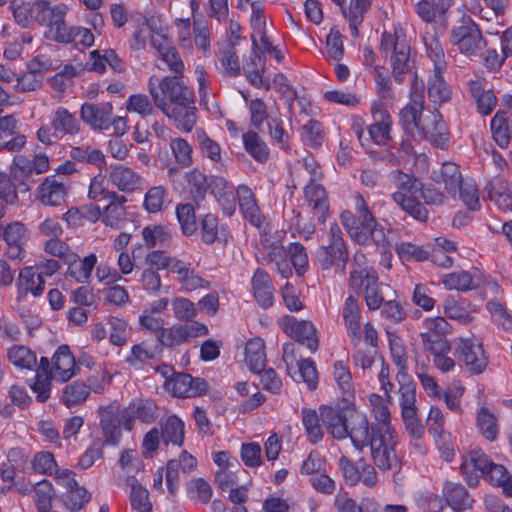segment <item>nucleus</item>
I'll return each mask as SVG.
<instances>
[{
  "label": "nucleus",
  "instance_id": "obj_26",
  "mask_svg": "<svg viewBox=\"0 0 512 512\" xmlns=\"http://www.w3.org/2000/svg\"><path fill=\"white\" fill-rule=\"evenodd\" d=\"M121 409L118 403H111L106 407H100V426L106 443L111 445L118 444L121 437Z\"/></svg>",
  "mask_w": 512,
  "mask_h": 512
},
{
  "label": "nucleus",
  "instance_id": "obj_55",
  "mask_svg": "<svg viewBox=\"0 0 512 512\" xmlns=\"http://www.w3.org/2000/svg\"><path fill=\"white\" fill-rule=\"evenodd\" d=\"M426 55L433 63V72L444 73L447 69L444 49L439 39L431 36L425 39Z\"/></svg>",
  "mask_w": 512,
  "mask_h": 512
},
{
  "label": "nucleus",
  "instance_id": "obj_57",
  "mask_svg": "<svg viewBox=\"0 0 512 512\" xmlns=\"http://www.w3.org/2000/svg\"><path fill=\"white\" fill-rule=\"evenodd\" d=\"M239 207L244 217L256 226V200L253 190L247 185H239L237 188Z\"/></svg>",
  "mask_w": 512,
  "mask_h": 512
},
{
  "label": "nucleus",
  "instance_id": "obj_41",
  "mask_svg": "<svg viewBox=\"0 0 512 512\" xmlns=\"http://www.w3.org/2000/svg\"><path fill=\"white\" fill-rule=\"evenodd\" d=\"M300 139L304 146L310 149H319L322 147L326 132L321 122L316 119H310L300 128Z\"/></svg>",
  "mask_w": 512,
  "mask_h": 512
},
{
  "label": "nucleus",
  "instance_id": "obj_51",
  "mask_svg": "<svg viewBox=\"0 0 512 512\" xmlns=\"http://www.w3.org/2000/svg\"><path fill=\"white\" fill-rule=\"evenodd\" d=\"M379 281L377 272L373 268L359 267L350 272L349 285L357 291H367Z\"/></svg>",
  "mask_w": 512,
  "mask_h": 512
},
{
  "label": "nucleus",
  "instance_id": "obj_31",
  "mask_svg": "<svg viewBox=\"0 0 512 512\" xmlns=\"http://www.w3.org/2000/svg\"><path fill=\"white\" fill-rule=\"evenodd\" d=\"M431 178L435 183L443 184L453 199L457 198L459 185L464 180L459 166L453 162H445L438 170H433Z\"/></svg>",
  "mask_w": 512,
  "mask_h": 512
},
{
  "label": "nucleus",
  "instance_id": "obj_46",
  "mask_svg": "<svg viewBox=\"0 0 512 512\" xmlns=\"http://www.w3.org/2000/svg\"><path fill=\"white\" fill-rule=\"evenodd\" d=\"M469 92L477 103L478 112L488 115L495 108L497 98L492 90H485L479 80H471L468 83Z\"/></svg>",
  "mask_w": 512,
  "mask_h": 512
},
{
  "label": "nucleus",
  "instance_id": "obj_53",
  "mask_svg": "<svg viewBox=\"0 0 512 512\" xmlns=\"http://www.w3.org/2000/svg\"><path fill=\"white\" fill-rule=\"evenodd\" d=\"M399 379V405L401 407V415H408L417 412L416 407V385L413 381Z\"/></svg>",
  "mask_w": 512,
  "mask_h": 512
},
{
  "label": "nucleus",
  "instance_id": "obj_30",
  "mask_svg": "<svg viewBox=\"0 0 512 512\" xmlns=\"http://www.w3.org/2000/svg\"><path fill=\"white\" fill-rule=\"evenodd\" d=\"M342 317L347 334L353 347H357L362 339L360 325V307L358 300L350 295L346 298L342 307Z\"/></svg>",
  "mask_w": 512,
  "mask_h": 512
},
{
  "label": "nucleus",
  "instance_id": "obj_11",
  "mask_svg": "<svg viewBox=\"0 0 512 512\" xmlns=\"http://www.w3.org/2000/svg\"><path fill=\"white\" fill-rule=\"evenodd\" d=\"M454 351L460 364L471 375L482 374L487 369L489 356L481 340L475 337H458L454 340Z\"/></svg>",
  "mask_w": 512,
  "mask_h": 512
},
{
  "label": "nucleus",
  "instance_id": "obj_20",
  "mask_svg": "<svg viewBox=\"0 0 512 512\" xmlns=\"http://www.w3.org/2000/svg\"><path fill=\"white\" fill-rule=\"evenodd\" d=\"M165 389L173 396L190 398L197 397L207 391L208 384L204 379L194 378L187 373L174 374L165 380Z\"/></svg>",
  "mask_w": 512,
  "mask_h": 512
},
{
  "label": "nucleus",
  "instance_id": "obj_8",
  "mask_svg": "<svg viewBox=\"0 0 512 512\" xmlns=\"http://www.w3.org/2000/svg\"><path fill=\"white\" fill-rule=\"evenodd\" d=\"M380 54L384 59L390 60L393 78L398 84H402L410 63V46L405 36L384 32L381 35Z\"/></svg>",
  "mask_w": 512,
  "mask_h": 512
},
{
  "label": "nucleus",
  "instance_id": "obj_18",
  "mask_svg": "<svg viewBox=\"0 0 512 512\" xmlns=\"http://www.w3.org/2000/svg\"><path fill=\"white\" fill-rule=\"evenodd\" d=\"M158 416L159 408L153 400L135 398L121 411L122 426L125 430L131 431L136 420L144 424H151Z\"/></svg>",
  "mask_w": 512,
  "mask_h": 512
},
{
  "label": "nucleus",
  "instance_id": "obj_33",
  "mask_svg": "<svg viewBox=\"0 0 512 512\" xmlns=\"http://www.w3.org/2000/svg\"><path fill=\"white\" fill-rule=\"evenodd\" d=\"M88 381L89 385L82 381H74L64 387L61 400L68 408L82 404L89 396L91 390L98 393L103 390L102 385L94 386L91 378H88Z\"/></svg>",
  "mask_w": 512,
  "mask_h": 512
},
{
  "label": "nucleus",
  "instance_id": "obj_7",
  "mask_svg": "<svg viewBox=\"0 0 512 512\" xmlns=\"http://www.w3.org/2000/svg\"><path fill=\"white\" fill-rule=\"evenodd\" d=\"M449 42L466 56H476L487 46L479 25L464 14L449 31Z\"/></svg>",
  "mask_w": 512,
  "mask_h": 512
},
{
  "label": "nucleus",
  "instance_id": "obj_56",
  "mask_svg": "<svg viewBox=\"0 0 512 512\" xmlns=\"http://www.w3.org/2000/svg\"><path fill=\"white\" fill-rule=\"evenodd\" d=\"M477 427L481 434L489 441H495L499 434L496 416L486 407L477 412Z\"/></svg>",
  "mask_w": 512,
  "mask_h": 512
},
{
  "label": "nucleus",
  "instance_id": "obj_10",
  "mask_svg": "<svg viewBox=\"0 0 512 512\" xmlns=\"http://www.w3.org/2000/svg\"><path fill=\"white\" fill-rule=\"evenodd\" d=\"M354 213L344 211L341 214V222L349 236L358 244H365L367 236L363 229H371L376 225V218L371 212L367 201L360 193L352 197Z\"/></svg>",
  "mask_w": 512,
  "mask_h": 512
},
{
  "label": "nucleus",
  "instance_id": "obj_6",
  "mask_svg": "<svg viewBox=\"0 0 512 512\" xmlns=\"http://www.w3.org/2000/svg\"><path fill=\"white\" fill-rule=\"evenodd\" d=\"M82 130L77 116L64 106H57L50 116V124L42 125L36 135L37 139L45 145L56 144L62 137H74Z\"/></svg>",
  "mask_w": 512,
  "mask_h": 512
},
{
  "label": "nucleus",
  "instance_id": "obj_29",
  "mask_svg": "<svg viewBox=\"0 0 512 512\" xmlns=\"http://www.w3.org/2000/svg\"><path fill=\"white\" fill-rule=\"evenodd\" d=\"M481 274L476 269L474 272L457 270L445 274L441 278V284L447 290L468 292L477 289L481 283Z\"/></svg>",
  "mask_w": 512,
  "mask_h": 512
},
{
  "label": "nucleus",
  "instance_id": "obj_44",
  "mask_svg": "<svg viewBox=\"0 0 512 512\" xmlns=\"http://www.w3.org/2000/svg\"><path fill=\"white\" fill-rule=\"evenodd\" d=\"M126 486L130 487V504L133 510L137 512H151L152 504L149 501L148 490L143 487L135 476H127Z\"/></svg>",
  "mask_w": 512,
  "mask_h": 512
},
{
  "label": "nucleus",
  "instance_id": "obj_48",
  "mask_svg": "<svg viewBox=\"0 0 512 512\" xmlns=\"http://www.w3.org/2000/svg\"><path fill=\"white\" fill-rule=\"evenodd\" d=\"M490 314L491 322L498 328L512 333V314L508 312L506 304L500 299L492 298L485 305Z\"/></svg>",
  "mask_w": 512,
  "mask_h": 512
},
{
  "label": "nucleus",
  "instance_id": "obj_59",
  "mask_svg": "<svg viewBox=\"0 0 512 512\" xmlns=\"http://www.w3.org/2000/svg\"><path fill=\"white\" fill-rule=\"evenodd\" d=\"M70 157L78 162L88 163L97 167L105 165V155L92 146H74L70 150Z\"/></svg>",
  "mask_w": 512,
  "mask_h": 512
},
{
  "label": "nucleus",
  "instance_id": "obj_49",
  "mask_svg": "<svg viewBox=\"0 0 512 512\" xmlns=\"http://www.w3.org/2000/svg\"><path fill=\"white\" fill-rule=\"evenodd\" d=\"M443 312L449 319L460 323L466 324L472 320L470 305L465 299L457 300L448 296L443 304Z\"/></svg>",
  "mask_w": 512,
  "mask_h": 512
},
{
  "label": "nucleus",
  "instance_id": "obj_17",
  "mask_svg": "<svg viewBox=\"0 0 512 512\" xmlns=\"http://www.w3.org/2000/svg\"><path fill=\"white\" fill-rule=\"evenodd\" d=\"M328 245L322 246L318 251V259L323 269H329L337 261L342 263V268L349 259V252L343 238V233L338 224L332 223L328 232Z\"/></svg>",
  "mask_w": 512,
  "mask_h": 512
},
{
  "label": "nucleus",
  "instance_id": "obj_37",
  "mask_svg": "<svg viewBox=\"0 0 512 512\" xmlns=\"http://www.w3.org/2000/svg\"><path fill=\"white\" fill-rule=\"evenodd\" d=\"M489 199L493 201L500 210L512 211V193L506 179L495 176L485 187Z\"/></svg>",
  "mask_w": 512,
  "mask_h": 512
},
{
  "label": "nucleus",
  "instance_id": "obj_4",
  "mask_svg": "<svg viewBox=\"0 0 512 512\" xmlns=\"http://www.w3.org/2000/svg\"><path fill=\"white\" fill-rule=\"evenodd\" d=\"M258 263L268 265L270 263L281 264L287 259V251L283 245L286 232L278 229L272 221L265 216L258 215Z\"/></svg>",
  "mask_w": 512,
  "mask_h": 512
},
{
  "label": "nucleus",
  "instance_id": "obj_40",
  "mask_svg": "<svg viewBox=\"0 0 512 512\" xmlns=\"http://www.w3.org/2000/svg\"><path fill=\"white\" fill-rule=\"evenodd\" d=\"M57 12H59L58 15L55 14L51 19V24L47 26L50 28L47 37L58 43H71L73 27L68 26L65 22L68 7L65 4H59Z\"/></svg>",
  "mask_w": 512,
  "mask_h": 512
},
{
  "label": "nucleus",
  "instance_id": "obj_24",
  "mask_svg": "<svg viewBox=\"0 0 512 512\" xmlns=\"http://www.w3.org/2000/svg\"><path fill=\"white\" fill-rule=\"evenodd\" d=\"M113 106L110 102L84 103L80 108V118L94 130H106L111 126Z\"/></svg>",
  "mask_w": 512,
  "mask_h": 512
},
{
  "label": "nucleus",
  "instance_id": "obj_62",
  "mask_svg": "<svg viewBox=\"0 0 512 512\" xmlns=\"http://www.w3.org/2000/svg\"><path fill=\"white\" fill-rule=\"evenodd\" d=\"M490 126L497 145L501 148L507 147L512 136L508 120L498 112L492 118Z\"/></svg>",
  "mask_w": 512,
  "mask_h": 512
},
{
  "label": "nucleus",
  "instance_id": "obj_14",
  "mask_svg": "<svg viewBox=\"0 0 512 512\" xmlns=\"http://www.w3.org/2000/svg\"><path fill=\"white\" fill-rule=\"evenodd\" d=\"M267 132L271 140L280 148L286 149L289 144V135L283 127L281 113L275 101L265 103L258 99V128Z\"/></svg>",
  "mask_w": 512,
  "mask_h": 512
},
{
  "label": "nucleus",
  "instance_id": "obj_34",
  "mask_svg": "<svg viewBox=\"0 0 512 512\" xmlns=\"http://www.w3.org/2000/svg\"><path fill=\"white\" fill-rule=\"evenodd\" d=\"M152 46L157 50L160 58L166 63L173 76L184 75V63L181 60L176 48L171 45L165 37L154 38Z\"/></svg>",
  "mask_w": 512,
  "mask_h": 512
},
{
  "label": "nucleus",
  "instance_id": "obj_1",
  "mask_svg": "<svg viewBox=\"0 0 512 512\" xmlns=\"http://www.w3.org/2000/svg\"><path fill=\"white\" fill-rule=\"evenodd\" d=\"M183 76H155L148 81V90L156 108L174 120L184 132H190L196 124L195 95L182 80Z\"/></svg>",
  "mask_w": 512,
  "mask_h": 512
},
{
  "label": "nucleus",
  "instance_id": "obj_43",
  "mask_svg": "<svg viewBox=\"0 0 512 512\" xmlns=\"http://www.w3.org/2000/svg\"><path fill=\"white\" fill-rule=\"evenodd\" d=\"M372 0H350L347 8L343 7L342 13L348 19L351 35H359L358 27L362 24L364 16L371 6Z\"/></svg>",
  "mask_w": 512,
  "mask_h": 512
},
{
  "label": "nucleus",
  "instance_id": "obj_63",
  "mask_svg": "<svg viewBox=\"0 0 512 512\" xmlns=\"http://www.w3.org/2000/svg\"><path fill=\"white\" fill-rule=\"evenodd\" d=\"M188 497L201 504H208L212 498V487L203 478H195L187 483Z\"/></svg>",
  "mask_w": 512,
  "mask_h": 512
},
{
  "label": "nucleus",
  "instance_id": "obj_25",
  "mask_svg": "<svg viewBox=\"0 0 512 512\" xmlns=\"http://www.w3.org/2000/svg\"><path fill=\"white\" fill-rule=\"evenodd\" d=\"M108 179L113 187L124 193H133L143 185V177L123 164L111 165Z\"/></svg>",
  "mask_w": 512,
  "mask_h": 512
},
{
  "label": "nucleus",
  "instance_id": "obj_52",
  "mask_svg": "<svg viewBox=\"0 0 512 512\" xmlns=\"http://www.w3.org/2000/svg\"><path fill=\"white\" fill-rule=\"evenodd\" d=\"M264 74L265 73H262L261 70L258 69V89H274L275 91L281 93L283 96H295V91H293L288 78L284 74L276 73L272 79L265 76Z\"/></svg>",
  "mask_w": 512,
  "mask_h": 512
},
{
  "label": "nucleus",
  "instance_id": "obj_64",
  "mask_svg": "<svg viewBox=\"0 0 512 512\" xmlns=\"http://www.w3.org/2000/svg\"><path fill=\"white\" fill-rule=\"evenodd\" d=\"M10 172L15 181L25 185L26 190L30 189L28 182L34 172L28 158L24 155H16L13 159Z\"/></svg>",
  "mask_w": 512,
  "mask_h": 512
},
{
  "label": "nucleus",
  "instance_id": "obj_5",
  "mask_svg": "<svg viewBox=\"0 0 512 512\" xmlns=\"http://www.w3.org/2000/svg\"><path fill=\"white\" fill-rule=\"evenodd\" d=\"M397 434L394 428L371 430L368 428V439L364 447L369 446L374 464L383 471L398 466L396 453Z\"/></svg>",
  "mask_w": 512,
  "mask_h": 512
},
{
  "label": "nucleus",
  "instance_id": "obj_23",
  "mask_svg": "<svg viewBox=\"0 0 512 512\" xmlns=\"http://www.w3.org/2000/svg\"><path fill=\"white\" fill-rule=\"evenodd\" d=\"M416 139H427L438 147L443 148L448 140V129L442 115L437 111L425 114Z\"/></svg>",
  "mask_w": 512,
  "mask_h": 512
},
{
  "label": "nucleus",
  "instance_id": "obj_35",
  "mask_svg": "<svg viewBox=\"0 0 512 512\" xmlns=\"http://www.w3.org/2000/svg\"><path fill=\"white\" fill-rule=\"evenodd\" d=\"M442 496L446 504L456 512L469 508L472 503L467 489L459 482L445 481L442 488Z\"/></svg>",
  "mask_w": 512,
  "mask_h": 512
},
{
  "label": "nucleus",
  "instance_id": "obj_54",
  "mask_svg": "<svg viewBox=\"0 0 512 512\" xmlns=\"http://www.w3.org/2000/svg\"><path fill=\"white\" fill-rule=\"evenodd\" d=\"M298 370L294 373L293 379L296 382H303L308 389L313 391L318 385V372L315 362L310 359H302L297 362Z\"/></svg>",
  "mask_w": 512,
  "mask_h": 512
},
{
  "label": "nucleus",
  "instance_id": "obj_38",
  "mask_svg": "<svg viewBox=\"0 0 512 512\" xmlns=\"http://www.w3.org/2000/svg\"><path fill=\"white\" fill-rule=\"evenodd\" d=\"M453 0H420L414 5V12L426 24L446 14Z\"/></svg>",
  "mask_w": 512,
  "mask_h": 512
},
{
  "label": "nucleus",
  "instance_id": "obj_39",
  "mask_svg": "<svg viewBox=\"0 0 512 512\" xmlns=\"http://www.w3.org/2000/svg\"><path fill=\"white\" fill-rule=\"evenodd\" d=\"M161 440L165 445L181 447L184 443V422L176 415H170L160 422Z\"/></svg>",
  "mask_w": 512,
  "mask_h": 512
},
{
  "label": "nucleus",
  "instance_id": "obj_2",
  "mask_svg": "<svg viewBox=\"0 0 512 512\" xmlns=\"http://www.w3.org/2000/svg\"><path fill=\"white\" fill-rule=\"evenodd\" d=\"M320 417L327 433L335 440L349 438L362 451L368 439L369 421L365 413L353 410L346 414L338 407L320 406Z\"/></svg>",
  "mask_w": 512,
  "mask_h": 512
},
{
  "label": "nucleus",
  "instance_id": "obj_60",
  "mask_svg": "<svg viewBox=\"0 0 512 512\" xmlns=\"http://www.w3.org/2000/svg\"><path fill=\"white\" fill-rule=\"evenodd\" d=\"M33 500L38 512H45L51 509L52 500L55 496L53 486L48 480H41L34 486Z\"/></svg>",
  "mask_w": 512,
  "mask_h": 512
},
{
  "label": "nucleus",
  "instance_id": "obj_19",
  "mask_svg": "<svg viewBox=\"0 0 512 512\" xmlns=\"http://www.w3.org/2000/svg\"><path fill=\"white\" fill-rule=\"evenodd\" d=\"M70 193V185L56 175L44 178L35 191L36 200L48 207H59L66 204Z\"/></svg>",
  "mask_w": 512,
  "mask_h": 512
},
{
  "label": "nucleus",
  "instance_id": "obj_13",
  "mask_svg": "<svg viewBox=\"0 0 512 512\" xmlns=\"http://www.w3.org/2000/svg\"><path fill=\"white\" fill-rule=\"evenodd\" d=\"M371 112L374 122L367 127L366 131L359 125H354V132L362 146H365V141H371L379 146H388L392 140L390 136L392 118L381 105H374Z\"/></svg>",
  "mask_w": 512,
  "mask_h": 512
},
{
  "label": "nucleus",
  "instance_id": "obj_27",
  "mask_svg": "<svg viewBox=\"0 0 512 512\" xmlns=\"http://www.w3.org/2000/svg\"><path fill=\"white\" fill-rule=\"evenodd\" d=\"M110 202L102 211V223L112 229H121L127 221L125 203L127 199L116 192H107Z\"/></svg>",
  "mask_w": 512,
  "mask_h": 512
},
{
  "label": "nucleus",
  "instance_id": "obj_9",
  "mask_svg": "<svg viewBox=\"0 0 512 512\" xmlns=\"http://www.w3.org/2000/svg\"><path fill=\"white\" fill-rule=\"evenodd\" d=\"M9 7L15 21L23 28H29L34 24L48 26L52 17L59 13V4L52 6L47 0H12Z\"/></svg>",
  "mask_w": 512,
  "mask_h": 512
},
{
  "label": "nucleus",
  "instance_id": "obj_32",
  "mask_svg": "<svg viewBox=\"0 0 512 512\" xmlns=\"http://www.w3.org/2000/svg\"><path fill=\"white\" fill-rule=\"evenodd\" d=\"M96 263L97 256L93 253L80 259L79 256L73 252L65 261L67 265L66 275L73 278L78 283L87 284L90 282L92 271Z\"/></svg>",
  "mask_w": 512,
  "mask_h": 512
},
{
  "label": "nucleus",
  "instance_id": "obj_28",
  "mask_svg": "<svg viewBox=\"0 0 512 512\" xmlns=\"http://www.w3.org/2000/svg\"><path fill=\"white\" fill-rule=\"evenodd\" d=\"M53 377L59 382H68L78 372L76 360L67 345H61L52 357Z\"/></svg>",
  "mask_w": 512,
  "mask_h": 512
},
{
  "label": "nucleus",
  "instance_id": "obj_45",
  "mask_svg": "<svg viewBox=\"0 0 512 512\" xmlns=\"http://www.w3.org/2000/svg\"><path fill=\"white\" fill-rule=\"evenodd\" d=\"M7 359L19 369L34 370L37 366V355L29 347L14 344L7 349Z\"/></svg>",
  "mask_w": 512,
  "mask_h": 512
},
{
  "label": "nucleus",
  "instance_id": "obj_21",
  "mask_svg": "<svg viewBox=\"0 0 512 512\" xmlns=\"http://www.w3.org/2000/svg\"><path fill=\"white\" fill-rule=\"evenodd\" d=\"M284 332L295 339L298 343L305 345L311 353H315L319 347V339L314 324L308 320H298L295 317H288L283 323Z\"/></svg>",
  "mask_w": 512,
  "mask_h": 512
},
{
  "label": "nucleus",
  "instance_id": "obj_42",
  "mask_svg": "<svg viewBox=\"0 0 512 512\" xmlns=\"http://www.w3.org/2000/svg\"><path fill=\"white\" fill-rule=\"evenodd\" d=\"M17 286L20 293L24 295L31 293L38 297L44 291L45 281L34 270V267H25L19 273Z\"/></svg>",
  "mask_w": 512,
  "mask_h": 512
},
{
  "label": "nucleus",
  "instance_id": "obj_61",
  "mask_svg": "<svg viewBox=\"0 0 512 512\" xmlns=\"http://www.w3.org/2000/svg\"><path fill=\"white\" fill-rule=\"evenodd\" d=\"M457 197L471 211L480 209L479 192L475 181L471 178L464 179L459 185Z\"/></svg>",
  "mask_w": 512,
  "mask_h": 512
},
{
  "label": "nucleus",
  "instance_id": "obj_36",
  "mask_svg": "<svg viewBox=\"0 0 512 512\" xmlns=\"http://www.w3.org/2000/svg\"><path fill=\"white\" fill-rule=\"evenodd\" d=\"M305 199L314 210V215L320 223L326 221L329 204L326 196V191L322 185L317 184L310 180V183L305 186L304 189Z\"/></svg>",
  "mask_w": 512,
  "mask_h": 512
},
{
  "label": "nucleus",
  "instance_id": "obj_47",
  "mask_svg": "<svg viewBox=\"0 0 512 512\" xmlns=\"http://www.w3.org/2000/svg\"><path fill=\"white\" fill-rule=\"evenodd\" d=\"M301 418L309 442L317 444L322 441L324 437V426L321 421L320 410L317 412L311 408H303L301 411Z\"/></svg>",
  "mask_w": 512,
  "mask_h": 512
},
{
  "label": "nucleus",
  "instance_id": "obj_3",
  "mask_svg": "<svg viewBox=\"0 0 512 512\" xmlns=\"http://www.w3.org/2000/svg\"><path fill=\"white\" fill-rule=\"evenodd\" d=\"M388 179L397 189L391 195L394 203L415 220L420 222L427 221L428 210L415 197V194L421 188V181L415 176L398 169L392 170L388 175Z\"/></svg>",
  "mask_w": 512,
  "mask_h": 512
},
{
  "label": "nucleus",
  "instance_id": "obj_15",
  "mask_svg": "<svg viewBox=\"0 0 512 512\" xmlns=\"http://www.w3.org/2000/svg\"><path fill=\"white\" fill-rule=\"evenodd\" d=\"M424 331L420 333L423 347L428 352H450L451 345L446 336L451 325L444 317H428L422 322Z\"/></svg>",
  "mask_w": 512,
  "mask_h": 512
},
{
  "label": "nucleus",
  "instance_id": "obj_16",
  "mask_svg": "<svg viewBox=\"0 0 512 512\" xmlns=\"http://www.w3.org/2000/svg\"><path fill=\"white\" fill-rule=\"evenodd\" d=\"M424 119L423 85L417 90L414 84L409 102L399 112V122L405 134L416 139Z\"/></svg>",
  "mask_w": 512,
  "mask_h": 512
},
{
  "label": "nucleus",
  "instance_id": "obj_50",
  "mask_svg": "<svg viewBox=\"0 0 512 512\" xmlns=\"http://www.w3.org/2000/svg\"><path fill=\"white\" fill-rule=\"evenodd\" d=\"M444 73L433 74L428 79V97L434 104L441 105L450 100L451 88L443 77Z\"/></svg>",
  "mask_w": 512,
  "mask_h": 512
},
{
  "label": "nucleus",
  "instance_id": "obj_58",
  "mask_svg": "<svg viewBox=\"0 0 512 512\" xmlns=\"http://www.w3.org/2000/svg\"><path fill=\"white\" fill-rule=\"evenodd\" d=\"M176 216L182 233L191 236L197 231L195 207L191 203H181L176 206Z\"/></svg>",
  "mask_w": 512,
  "mask_h": 512
},
{
  "label": "nucleus",
  "instance_id": "obj_12",
  "mask_svg": "<svg viewBox=\"0 0 512 512\" xmlns=\"http://www.w3.org/2000/svg\"><path fill=\"white\" fill-rule=\"evenodd\" d=\"M275 31L272 23L268 25L266 17L258 7V69L265 73L266 64L270 66L273 63L279 65L284 59L285 52L279 43H276L273 32Z\"/></svg>",
  "mask_w": 512,
  "mask_h": 512
},
{
  "label": "nucleus",
  "instance_id": "obj_22",
  "mask_svg": "<svg viewBox=\"0 0 512 512\" xmlns=\"http://www.w3.org/2000/svg\"><path fill=\"white\" fill-rule=\"evenodd\" d=\"M490 462L489 457L481 449H473L463 457L460 472L469 486L474 487L479 483Z\"/></svg>",
  "mask_w": 512,
  "mask_h": 512
}]
</instances>
